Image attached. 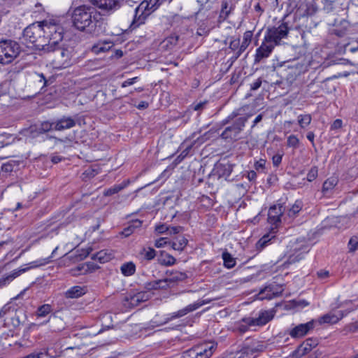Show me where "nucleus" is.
Returning a JSON list of instances; mask_svg holds the SVG:
<instances>
[{
    "label": "nucleus",
    "instance_id": "nucleus-4",
    "mask_svg": "<svg viewBox=\"0 0 358 358\" xmlns=\"http://www.w3.org/2000/svg\"><path fill=\"white\" fill-rule=\"evenodd\" d=\"M51 41L48 45H51V48L48 50H44L45 53L53 52L55 54L54 63L58 65L59 68H66L71 64L72 50L65 48L60 45L62 41H56L53 44Z\"/></svg>",
    "mask_w": 358,
    "mask_h": 358
},
{
    "label": "nucleus",
    "instance_id": "nucleus-50",
    "mask_svg": "<svg viewBox=\"0 0 358 358\" xmlns=\"http://www.w3.org/2000/svg\"><path fill=\"white\" fill-rule=\"evenodd\" d=\"M10 306H8V305H5L0 310V319L3 318L6 315H13V310H10Z\"/></svg>",
    "mask_w": 358,
    "mask_h": 358
},
{
    "label": "nucleus",
    "instance_id": "nucleus-23",
    "mask_svg": "<svg viewBox=\"0 0 358 358\" xmlns=\"http://www.w3.org/2000/svg\"><path fill=\"white\" fill-rule=\"evenodd\" d=\"M234 8L233 3H229L227 0H223L221 4V10L219 15V21L223 22L229 17V14Z\"/></svg>",
    "mask_w": 358,
    "mask_h": 358
},
{
    "label": "nucleus",
    "instance_id": "nucleus-48",
    "mask_svg": "<svg viewBox=\"0 0 358 358\" xmlns=\"http://www.w3.org/2000/svg\"><path fill=\"white\" fill-rule=\"evenodd\" d=\"M143 294L138 293L137 294L134 295L131 297L130 303L133 306H136L139 303L145 301L143 298Z\"/></svg>",
    "mask_w": 358,
    "mask_h": 358
},
{
    "label": "nucleus",
    "instance_id": "nucleus-29",
    "mask_svg": "<svg viewBox=\"0 0 358 358\" xmlns=\"http://www.w3.org/2000/svg\"><path fill=\"white\" fill-rule=\"evenodd\" d=\"M113 257L111 253H108L105 250H101L96 254H94L92 257L93 260L98 261L101 264L109 262Z\"/></svg>",
    "mask_w": 358,
    "mask_h": 358
},
{
    "label": "nucleus",
    "instance_id": "nucleus-3",
    "mask_svg": "<svg viewBox=\"0 0 358 358\" xmlns=\"http://www.w3.org/2000/svg\"><path fill=\"white\" fill-rule=\"evenodd\" d=\"M94 8L82 5L76 7L72 12L71 20L75 28L80 31L87 30L90 33L96 34L92 15Z\"/></svg>",
    "mask_w": 358,
    "mask_h": 358
},
{
    "label": "nucleus",
    "instance_id": "nucleus-34",
    "mask_svg": "<svg viewBox=\"0 0 358 358\" xmlns=\"http://www.w3.org/2000/svg\"><path fill=\"white\" fill-rule=\"evenodd\" d=\"M127 185V182H123L121 184L115 185L113 187L106 189L103 192V195L105 196H109L116 193H118L120 191L126 187Z\"/></svg>",
    "mask_w": 358,
    "mask_h": 358
},
{
    "label": "nucleus",
    "instance_id": "nucleus-63",
    "mask_svg": "<svg viewBox=\"0 0 358 358\" xmlns=\"http://www.w3.org/2000/svg\"><path fill=\"white\" fill-rule=\"evenodd\" d=\"M92 250V249L90 247H88L85 249H82L79 256L81 259H85L91 253Z\"/></svg>",
    "mask_w": 358,
    "mask_h": 358
},
{
    "label": "nucleus",
    "instance_id": "nucleus-13",
    "mask_svg": "<svg viewBox=\"0 0 358 358\" xmlns=\"http://www.w3.org/2000/svg\"><path fill=\"white\" fill-rule=\"evenodd\" d=\"M145 8L146 6H144L143 3H141L135 8V13L130 28L134 29L145 22L148 15V13H145Z\"/></svg>",
    "mask_w": 358,
    "mask_h": 358
},
{
    "label": "nucleus",
    "instance_id": "nucleus-44",
    "mask_svg": "<svg viewBox=\"0 0 358 358\" xmlns=\"http://www.w3.org/2000/svg\"><path fill=\"white\" fill-rule=\"evenodd\" d=\"M287 146L296 148L299 145V140L295 135H290L287 138Z\"/></svg>",
    "mask_w": 358,
    "mask_h": 358
},
{
    "label": "nucleus",
    "instance_id": "nucleus-61",
    "mask_svg": "<svg viewBox=\"0 0 358 358\" xmlns=\"http://www.w3.org/2000/svg\"><path fill=\"white\" fill-rule=\"evenodd\" d=\"M85 266H87L86 271H93L99 268V266L98 265L95 264L94 262H92L85 263Z\"/></svg>",
    "mask_w": 358,
    "mask_h": 358
},
{
    "label": "nucleus",
    "instance_id": "nucleus-54",
    "mask_svg": "<svg viewBox=\"0 0 358 358\" xmlns=\"http://www.w3.org/2000/svg\"><path fill=\"white\" fill-rule=\"evenodd\" d=\"M334 8V1L325 0L323 9L327 13H330Z\"/></svg>",
    "mask_w": 358,
    "mask_h": 358
},
{
    "label": "nucleus",
    "instance_id": "nucleus-12",
    "mask_svg": "<svg viewBox=\"0 0 358 358\" xmlns=\"http://www.w3.org/2000/svg\"><path fill=\"white\" fill-rule=\"evenodd\" d=\"M315 320H312L305 324H298L289 331V334L293 338L303 337L315 328Z\"/></svg>",
    "mask_w": 358,
    "mask_h": 358
},
{
    "label": "nucleus",
    "instance_id": "nucleus-16",
    "mask_svg": "<svg viewBox=\"0 0 358 358\" xmlns=\"http://www.w3.org/2000/svg\"><path fill=\"white\" fill-rule=\"evenodd\" d=\"M76 121L70 116H62L55 120V130L63 131L73 128L76 126Z\"/></svg>",
    "mask_w": 358,
    "mask_h": 358
},
{
    "label": "nucleus",
    "instance_id": "nucleus-9",
    "mask_svg": "<svg viewBox=\"0 0 358 358\" xmlns=\"http://www.w3.org/2000/svg\"><path fill=\"white\" fill-rule=\"evenodd\" d=\"M91 2L102 12L108 14L118 10L122 5V0H91Z\"/></svg>",
    "mask_w": 358,
    "mask_h": 358
},
{
    "label": "nucleus",
    "instance_id": "nucleus-27",
    "mask_svg": "<svg viewBox=\"0 0 358 358\" xmlns=\"http://www.w3.org/2000/svg\"><path fill=\"white\" fill-rule=\"evenodd\" d=\"M142 222L139 220H133L129 223V226L125 227L121 232V234L124 237H128L132 234L135 229L141 227Z\"/></svg>",
    "mask_w": 358,
    "mask_h": 358
},
{
    "label": "nucleus",
    "instance_id": "nucleus-10",
    "mask_svg": "<svg viewBox=\"0 0 358 358\" xmlns=\"http://www.w3.org/2000/svg\"><path fill=\"white\" fill-rule=\"evenodd\" d=\"M208 303V301H206L205 300H201V301H198L192 304H189V305L187 306L186 307L178 310L177 312H174V313L170 314L169 316L166 319L164 323H167L171 320L182 317L186 315L187 314L197 310L198 308H199L200 307H201L202 306H203Z\"/></svg>",
    "mask_w": 358,
    "mask_h": 358
},
{
    "label": "nucleus",
    "instance_id": "nucleus-40",
    "mask_svg": "<svg viewBox=\"0 0 358 358\" xmlns=\"http://www.w3.org/2000/svg\"><path fill=\"white\" fill-rule=\"evenodd\" d=\"M17 165H18V164L17 163L16 161H14V160L9 161V162L2 164L1 171L6 173H11L13 171L14 168L15 166H17Z\"/></svg>",
    "mask_w": 358,
    "mask_h": 358
},
{
    "label": "nucleus",
    "instance_id": "nucleus-24",
    "mask_svg": "<svg viewBox=\"0 0 358 358\" xmlns=\"http://www.w3.org/2000/svg\"><path fill=\"white\" fill-rule=\"evenodd\" d=\"M180 40V36L176 33L171 34L166 37L162 43L163 48L166 50H171L176 47Z\"/></svg>",
    "mask_w": 358,
    "mask_h": 358
},
{
    "label": "nucleus",
    "instance_id": "nucleus-30",
    "mask_svg": "<svg viewBox=\"0 0 358 358\" xmlns=\"http://www.w3.org/2000/svg\"><path fill=\"white\" fill-rule=\"evenodd\" d=\"M188 240L182 236L177 238V241L175 242H169V245H170L173 250L178 251H182L185 246L187 245Z\"/></svg>",
    "mask_w": 358,
    "mask_h": 358
},
{
    "label": "nucleus",
    "instance_id": "nucleus-41",
    "mask_svg": "<svg viewBox=\"0 0 358 358\" xmlns=\"http://www.w3.org/2000/svg\"><path fill=\"white\" fill-rule=\"evenodd\" d=\"M39 131L42 132H47L50 130H55V120L52 122L45 121L41 124Z\"/></svg>",
    "mask_w": 358,
    "mask_h": 358
},
{
    "label": "nucleus",
    "instance_id": "nucleus-59",
    "mask_svg": "<svg viewBox=\"0 0 358 358\" xmlns=\"http://www.w3.org/2000/svg\"><path fill=\"white\" fill-rule=\"evenodd\" d=\"M238 115V113L236 111L232 112L226 119L222 121L223 124L229 123L232 120L236 118Z\"/></svg>",
    "mask_w": 358,
    "mask_h": 358
},
{
    "label": "nucleus",
    "instance_id": "nucleus-51",
    "mask_svg": "<svg viewBox=\"0 0 358 358\" xmlns=\"http://www.w3.org/2000/svg\"><path fill=\"white\" fill-rule=\"evenodd\" d=\"M183 231V227L180 226H169L168 233L171 235L177 234Z\"/></svg>",
    "mask_w": 358,
    "mask_h": 358
},
{
    "label": "nucleus",
    "instance_id": "nucleus-35",
    "mask_svg": "<svg viewBox=\"0 0 358 358\" xmlns=\"http://www.w3.org/2000/svg\"><path fill=\"white\" fill-rule=\"evenodd\" d=\"M338 183L336 178L331 177L327 179L322 185V192L327 193L329 190L332 189Z\"/></svg>",
    "mask_w": 358,
    "mask_h": 358
},
{
    "label": "nucleus",
    "instance_id": "nucleus-14",
    "mask_svg": "<svg viewBox=\"0 0 358 358\" xmlns=\"http://www.w3.org/2000/svg\"><path fill=\"white\" fill-rule=\"evenodd\" d=\"M275 46L271 42L266 41L264 38L262 45L256 50L255 63H259L262 59L269 57Z\"/></svg>",
    "mask_w": 358,
    "mask_h": 358
},
{
    "label": "nucleus",
    "instance_id": "nucleus-42",
    "mask_svg": "<svg viewBox=\"0 0 358 358\" xmlns=\"http://www.w3.org/2000/svg\"><path fill=\"white\" fill-rule=\"evenodd\" d=\"M28 270H29V268L14 270L12 271V273L10 275H8L6 278L3 279V281L4 282H6V281L10 282V281L13 280V279H15V278H17V276H19L21 273H22Z\"/></svg>",
    "mask_w": 358,
    "mask_h": 358
},
{
    "label": "nucleus",
    "instance_id": "nucleus-15",
    "mask_svg": "<svg viewBox=\"0 0 358 358\" xmlns=\"http://www.w3.org/2000/svg\"><path fill=\"white\" fill-rule=\"evenodd\" d=\"M333 26L334 28L331 30V33L338 37H343L348 34L350 31V24L346 20H335Z\"/></svg>",
    "mask_w": 358,
    "mask_h": 358
},
{
    "label": "nucleus",
    "instance_id": "nucleus-1",
    "mask_svg": "<svg viewBox=\"0 0 358 358\" xmlns=\"http://www.w3.org/2000/svg\"><path fill=\"white\" fill-rule=\"evenodd\" d=\"M64 29L57 24L43 22L41 24H31L24 29L23 38L25 41L33 45L36 49L48 50L51 48L49 43L52 41H62Z\"/></svg>",
    "mask_w": 358,
    "mask_h": 358
},
{
    "label": "nucleus",
    "instance_id": "nucleus-28",
    "mask_svg": "<svg viewBox=\"0 0 358 358\" xmlns=\"http://www.w3.org/2000/svg\"><path fill=\"white\" fill-rule=\"evenodd\" d=\"M48 322H50V327L55 331H60L64 328V323L61 318L55 315H51Z\"/></svg>",
    "mask_w": 358,
    "mask_h": 358
},
{
    "label": "nucleus",
    "instance_id": "nucleus-25",
    "mask_svg": "<svg viewBox=\"0 0 358 358\" xmlns=\"http://www.w3.org/2000/svg\"><path fill=\"white\" fill-rule=\"evenodd\" d=\"M85 294V287L81 286H73L65 292L67 299H76Z\"/></svg>",
    "mask_w": 358,
    "mask_h": 358
},
{
    "label": "nucleus",
    "instance_id": "nucleus-32",
    "mask_svg": "<svg viewBox=\"0 0 358 358\" xmlns=\"http://www.w3.org/2000/svg\"><path fill=\"white\" fill-rule=\"evenodd\" d=\"M120 271L124 276H130L135 273L136 266L132 262H126L121 266Z\"/></svg>",
    "mask_w": 358,
    "mask_h": 358
},
{
    "label": "nucleus",
    "instance_id": "nucleus-18",
    "mask_svg": "<svg viewBox=\"0 0 358 358\" xmlns=\"http://www.w3.org/2000/svg\"><path fill=\"white\" fill-rule=\"evenodd\" d=\"M273 310L261 311L257 318L248 320L250 324H255L256 326H263L270 322L274 317Z\"/></svg>",
    "mask_w": 358,
    "mask_h": 358
},
{
    "label": "nucleus",
    "instance_id": "nucleus-17",
    "mask_svg": "<svg viewBox=\"0 0 358 358\" xmlns=\"http://www.w3.org/2000/svg\"><path fill=\"white\" fill-rule=\"evenodd\" d=\"M264 345L245 346L237 352V358H255L259 352L263 351Z\"/></svg>",
    "mask_w": 358,
    "mask_h": 358
},
{
    "label": "nucleus",
    "instance_id": "nucleus-26",
    "mask_svg": "<svg viewBox=\"0 0 358 358\" xmlns=\"http://www.w3.org/2000/svg\"><path fill=\"white\" fill-rule=\"evenodd\" d=\"M113 45V44L110 41H99L93 45L92 51L95 54H99L110 50Z\"/></svg>",
    "mask_w": 358,
    "mask_h": 358
},
{
    "label": "nucleus",
    "instance_id": "nucleus-20",
    "mask_svg": "<svg viewBox=\"0 0 358 358\" xmlns=\"http://www.w3.org/2000/svg\"><path fill=\"white\" fill-rule=\"evenodd\" d=\"M169 288L167 280L165 278L146 282L144 284V289L147 291L166 290Z\"/></svg>",
    "mask_w": 358,
    "mask_h": 358
},
{
    "label": "nucleus",
    "instance_id": "nucleus-36",
    "mask_svg": "<svg viewBox=\"0 0 358 358\" xmlns=\"http://www.w3.org/2000/svg\"><path fill=\"white\" fill-rule=\"evenodd\" d=\"M222 259L224 261V266L227 268H231L236 265V259L232 257L228 252L222 253Z\"/></svg>",
    "mask_w": 358,
    "mask_h": 358
},
{
    "label": "nucleus",
    "instance_id": "nucleus-22",
    "mask_svg": "<svg viewBox=\"0 0 358 358\" xmlns=\"http://www.w3.org/2000/svg\"><path fill=\"white\" fill-rule=\"evenodd\" d=\"M343 314H339V315H335L334 313H327L325 314L318 318L316 322H318L319 324H336L337 323L342 317Z\"/></svg>",
    "mask_w": 358,
    "mask_h": 358
},
{
    "label": "nucleus",
    "instance_id": "nucleus-6",
    "mask_svg": "<svg viewBox=\"0 0 358 358\" xmlns=\"http://www.w3.org/2000/svg\"><path fill=\"white\" fill-rule=\"evenodd\" d=\"M289 31L287 22H282L278 27H272L266 30L265 41L271 42L274 45L280 44V41L287 36Z\"/></svg>",
    "mask_w": 358,
    "mask_h": 358
},
{
    "label": "nucleus",
    "instance_id": "nucleus-33",
    "mask_svg": "<svg viewBox=\"0 0 358 358\" xmlns=\"http://www.w3.org/2000/svg\"><path fill=\"white\" fill-rule=\"evenodd\" d=\"M248 320H252V317H243L237 324V329L241 333L246 332L250 327L256 326L255 324H250Z\"/></svg>",
    "mask_w": 358,
    "mask_h": 358
},
{
    "label": "nucleus",
    "instance_id": "nucleus-53",
    "mask_svg": "<svg viewBox=\"0 0 358 358\" xmlns=\"http://www.w3.org/2000/svg\"><path fill=\"white\" fill-rule=\"evenodd\" d=\"M10 319L11 320L12 325L14 327H17L20 324V317L15 313L13 315H10Z\"/></svg>",
    "mask_w": 358,
    "mask_h": 358
},
{
    "label": "nucleus",
    "instance_id": "nucleus-11",
    "mask_svg": "<svg viewBox=\"0 0 358 358\" xmlns=\"http://www.w3.org/2000/svg\"><path fill=\"white\" fill-rule=\"evenodd\" d=\"M318 345L316 338H310L304 341L298 348L292 353L293 358H301L306 355Z\"/></svg>",
    "mask_w": 358,
    "mask_h": 358
},
{
    "label": "nucleus",
    "instance_id": "nucleus-39",
    "mask_svg": "<svg viewBox=\"0 0 358 358\" xmlns=\"http://www.w3.org/2000/svg\"><path fill=\"white\" fill-rule=\"evenodd\" d=\"M311 120L312 117L310 114L300 115L298 116V123L301 128H305L308 126Z\"/></svg>",
    "mask_w": 358,
    "mask_h": 358
},
{
    "label": "nucleus",
    "instance_id": "nucleus-49",
    "mask_svg": "<svg viewBox=\"0 0 358 358\" xmlns=\"http://www.w3.org/2000/svg\"><path fill=\"white\" fill-rule=\"evenodd\" d=\"M301 208L299 205L295 203L292 207L289 209L287 215L290 217H295L296 214L301 210Z\"/></svg>",
    "mask_w": 358,
    "mask_h": 358
},
{
    "label": "nucleus",
    "instance_id": "nucleus-64",
    "mask_svg": "<svg viewBox=\"0 0 358 358\" xmlns=\"http://www.w3.org/2000/svg\"><path fill=\"white\" fill-rule=\"evenodd\" d=\"M43 355L42 352H32L21 358H41Z\"/></svg>",
    "mask_w": 358,
    "mask_h": 358
},
{
    "label": "nucleus",
    "instance_id": "nucleus-57",
    "mask_svg": "<svg viewBox=\"0 0 358 358\" xmlns=\"http://www.w3.org/2000/svg\"><path fill=\"white\" fill-rule=\"evenodd\" d=\"M262 83V78H259L258 79H257L254 83H252L250 85V90H253V91L258 90L261 87Z\"/></svg>",
    "mask_w": 358,
    "mask_h": 358
},
{
    "label": "nucleus",
    "instance_id": "nucleus-2",
    "mask_svg": "<svg viewBox=\"0 0 358 358\" xmlns=\"http://www.w3.org/2000/svg\"><path fill=\"white\" fill-rule=\"evenodd\" d=\"M285 210V206L282 204L273 205L269 208L268 213V222L272 226L269 233L264 235L257 243L258 250H262L268 243L275 238L278 227L281 224V217Z\"/></svg>",
    "mask_w": 358,
    "mask_h": 358
},
{
    "label": "nucleus",
    "instance_id": "nucleus-21",
    "mask_svg": "<svg viewBox=\"0 0 358 358\" xmlns=\"http://www.w3.org/2000/svg\"><path fill=\"white\" fill-rule=\"evenodd\" d=\"M234 164L230 163H219L216 165L215 171L220 178L222 177L227 179L232 171Z\"/></svg>",
    "mask_w": 358,
    "mask_h": 358
},
{
    "label": "nucleus",
    "instance_id": "nucleus-8",
    "mask_svg": "<svg viewBox=\"0 0 358 358\" xmlns=\"http://www.w3.org/2000/svg\"><path fill=\"white\" fill-rule=\"evenodd\" d=\"M248 117H241L236 118L234 123L227 127L221 134V137L224 139H231L237 141L240 138L239 135L245 127Z\"/></svg>",
    "mask_w": 358,
    "mask_h": 358
},
{
    "label": "nucleus",
    "instance_id": "nucleus-7",
    "mask_svg": "<svg viewBox=\"0 0 358 358\" xmlns=\"http://www.w3.org/2000/svg\"><path fill=\"white\" fill-rule=\"evenodd\" d=\"M215 347L216 345L213 343L195 346L185 351L182 358H209L212 356Z\"/></svg>",
    "mask_w": 358,
    "mask_h": 358
},
{
    "label": "nucleus",
    "instance_id": "nucleus-31",
    "mask_svg": "<svg viewBox=\"0 0 358 358\" xmlns=\"http://www.w3.org/2000/svg\"><path fill=\"white\" fill-rule=\"evenodd\" d=\"M273 286L271 285L266 286L262 289L259 292V299H271L273 296H277L276 294L273 292Z\"/></svg>",
    "mask_w": 358,
    "mask_h": 358
},
{
    "label": "nucleus",
    "instance_id": "nucleus-52",
    "mask_svg": "<svg viewBox=\"0 0 358 358\" xmlns=\"http://www.w3.org/2000/svg\"><path fill=\"white\" fill-rule=\"evenodd\" d=\"M175 262L176 259L173 256L168 254L166 255V259L163 260V264L166 266L173 265Z\"/></svg>",
    "mask_w": 358,
    "mask_h": 358
},
{
    "label": "nucleus",
    "instance_id": "nucleus-56",
    "mask_svg": "<svg viewBox=\"0 0 358 358\" xmlns=\"http://www.w3.org/2000/svg\"><path fill=\"white\" fill-rule=\"evenodd\" d=\"M282 155L280 154H276L273 156L272 162L274 166L278 167L281 162H282Z\"/></svg>",
    "mask_w": 358,
    "mask_h": 358
},
{
    "label": "nucleus",
    "instance_id": "nucleus-45",
    "mask_svg": "<svg viewBox=\"0 0 358 358\" xmlns=\"http://www.w3.org/2000/svg\"><path fill=\"white\" fill-rule=\"evenodd\" d=\"M348 248L350 252H355L358 249V237L352 236L348 243Z\"/></svg>",
    "mask_w": 358,
    "mask_h": 358
},
{
    "label": "nucleus",
    "instance_id": "nucleus-60",
    "mask_svg": "<svg viewBox=\"0 0 358 358\" xmlns=\"http://www.w3.org/2000/svg\"><path fill=\"white\" fill-rule=\"evenodd\" d=\"M240 45H241L240 39L239 38L234 39L231 41V43L229 44V48L231 49L232 50L235 51V50H238Z\"/></svg>",
    "mask_w": 358,
    "mask_h": 358
},
{
    "label": "nucleus",
    "instance_id": "nucleus-19",
    "mask_svg": "<svg viewBox=\"0 0 358 358\" xmlns=\"http://www.w3.org/2000/svg\"><path fill=\"white\" fill-rule=\"evenodd\" d=\"M166 275L167 277L165 278V279L167 280L169 288L173 287L174 284L184 281L187 278V275L185 273L178 271H167Z\"/></svg>",
    "mask_w": 358,
    "mask_h": 358
},
{
    "label": "nucleus",
    "instance_id": "nucleus-43",
    "mask_svg": "<svg viewBox=\"0 0 358 358\" xmlns=\"http://www.w3.org/2000/svg\"><path fill=\"white\" fill-rule=\"evenodd\" d=\"M141 255H143L144 259L147 260H152L156 256V252L152 248H148V249L144 248Z\"/></svg>",
    "mask_w": 358,
    "mask_h": 358
},
{
    "label": "nucleus",
    "instance_id": "nucleus-5",
    "mask_svg": "<svg viewBox=\"0 0 358 358\" xmlns=\"http://www.w3.org/2000/svg\"><path fill=\"white\" fill-rule=\"evenodd\" d=\"M20 46L15 41L0 39V64L11 63L20 53Z\"/></svg>",
    "mask_w": 358,
    "mask_h": 358
},
{
    "label": "nucleus",
    "instance_id": "nucleus-62",
    "mask_svg": "<svg viewBox=\"0 0 358 358\" xmlns=\"http://www.w3.org/2000/svg\"><path fill=\"white\" fill-rule=\"evenodd\" d=\"M169 226H167L166 224L157 225L155 227V231L159 234H163L166 231H169Z\"/></svg>",
    "mask_w": 358,
    "mask_h": 358
},
{
    "label": "nucleus",
    "instance_id": "nucleus-37",
    "mask_svg": "<svg viewBox=\"0 0 358 358\" xmlns=\"http://www.w3.org/2000/svg\"><path fill=\"white\" fill-rule=\"evenodd\" d=\"M51 311L52 307L50 304H43L38 308L36 315L38 317H44Z\"/></svg>",
    "mask_w": 358,
    "mask_h": 358
},
{
    "label": "nucleus",
    "instance_id": "nucleus-38",
    "mask_svg": "<svg viewBox=\"0 0 358 358\" xmlns=\"http://www.w3.org/2000/svg\"><path fill=\"white\" fill-rule=\"evenodd\" d=\"M50 259H51V257H48L46 258H43V259H40L31 262L28 264L29 266L27 268H29V269H30V268H38V267H40L42 266H45L50 262V261H51Z\"/></svg>",
    "mask_w": 358,
    "mask_h": 358
},
{
    "label": "nucleus",
    "instance_id": "nucleus-47",
    "mask_svg": "<svg viewBox=\"0 0 358 358\" xmlns=\"http://www.w3.org/2000/svg\"><path fill=\"white\" fill-rule=\"evenodd\" d=\"M318 175V169L317 166H313L308 171L307 174V180L309 182L313 181Z\"/></svg>",
    "mask_w": 358,
    "mask_h": 358
},
{
    "label": "nucleus",
    "instance_id": "nucleus-46",
    "mask_svg": "<svg viewBox=\"0 0 358 358\" xmlns=\"http://www.w3.org/2000/svg\"><path fill=\"white\" fill-rule=\"evenodd\" d=\"M252 35L253 34L252 31H245L243 34V41L241 44L243 45V46L245 45L246 47H248V45L251 43Z\"/></svg>",
    "mask_w": 358,
    "mask_h": 358
},
{
    "label": "nucleus",
    "instance_id": "nucleus-58",
    "mask_svg": "<svg viewBox=\"0 0 358 358\" xmlns=\"http://www.w3.org/2000/svg\"><path fill=\"white\" fill-rule=\"evenodd\" d=\"M165 245H169V242L166 241V238H160L155 241V245L157 248H162Z\"/></svg>",
    "mask_w": 358,
    "mask_h": 358
},
{
    "label": "nucleus",
    "instance_id": "nucleus-55",
    "mask_svg": "<svg viewBox=\"0 0 358 358\" xmlns=\"http://www.w3.org/2000/svg\"><path fill=\"white\" fill-rule=\"evenodd\" d=\"M303 258L302 253H299L297 255H290L288 258L287 262L289 264H293L296 262H299Z\"/></svg>",
    "mask_w": 358,
    "mask_h": 358
}]
</instances>
